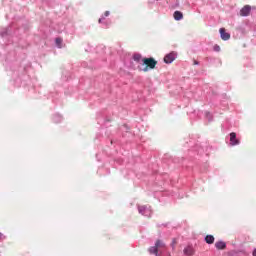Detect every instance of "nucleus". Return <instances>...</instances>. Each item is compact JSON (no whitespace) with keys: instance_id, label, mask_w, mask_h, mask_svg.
I'll return each mask as SVG.
<instances>
[{"instance_id":"obj_1","label":"nucleus","mask_w":256,"mask_h":256,"mask_svg":"<svg viewBox=\"0 0 256 256\" xmlns=\"http://www.w3.org/2000/svg\"><path fill=\"white\" fill-rule=\"evenodd\" d=\"M156 65L157 61L155 58H143L142 66H138V69H140V71H144V73H147L149 69H155Z\"/></svg>"},{"instance_id":"obj_2","label":"nucleus","mask_w":256,"mask_h":256,"mask_svg":"<svg viewBox=\"0 0 256 256\" xmlns=\"http://www.w3.org/2000/svg\"><path fill=\"white\" fill-rule=\"evenodd\" d=\"M138 212L140 213V215H143L144 217H151V215H153L151 206H138Z\"/></svg>"},{"instance_id":"obj_3","label":"nucleus","mask_w":256,"mask_h":256,"mask_svg":"<svg viewBox=\"0 0 256 256\" xmlns=\"http://www.w3.org/2000/svg\"><path fill=\"white\" fill-rule=\"evenodd\" d=\"M175 59H177V52L172 51L169 54H166L164 57V63H166L167 65L171 64L172 62L175 61Z\"/></svg>"},{"instance_id":"obj_4","label":"nucleus","mask_w":256,"mask_h":256,"mask_svg":"<svg viewBox=\"0 0 256 256\" xmlns=\"http://www.w3.org/2000/svg\"><path fill=\"white\" fill-rule=\"evenodd\" d=\"M251 13V6L246 5L240 10L241 17H247Z\"/></svg>"},{"instance_id":"obj_5","label":"nucleus","mask_w":256,"mask_h":256,"mask_svg":"<svg viewBox=\"0 0 256 256\" xmlns=\"http://www.w3.org/2000/svg\"><path fill=\"white\" fill-rule=\"evenodd\" d=\"M230 145H239V139H237V134L235 132L230 133Z\"/></svg>"},{"instance_id":"obj_6","label":"nucleus","mask_w":256,"mask_h":256,"mask_svg":"<svg viewBox=\"0 0 256 256\" xmlns=\"http://www.w3.org/2000/svg\"><path fill=\"white\" fill-rule=\"evenodd\" d=\"M133 60L136 61L139 65H141V67L143 66V56H141V54L135 53L133 55Z\"/></svg>"},{"instance_id":"obj_7","label":"nucleus","mask_w":256,"mask_h":256,"mask_svg":"<svg viewBox=\"0 0 256 256\" xmlns=\"http://www.w3.org/2000/svg\"><path fill=\"white\" fill-rule=\"evenodd\" d=\"M204 241L208 244V245H213L215 243V237L213 235H207L204 238Z\"/></svg>"},{"instance_id":"obj_8","label":"nucleus","mask_w":256,"mask_h":256,"mask_svg":"<svg viewBox=\"0 0 256 256\" xmlns=\"http://www.w3.org/2000/svg\"><path fill=\"white\" fill-rule=\"evenodd\" d=\"M194 253H195V249H193L192 246H187V247L184 249V254H186L187 256L194 255Z\"/></svg>"},{"instance_id":"obj_9","label":"nucleus","mask_w":256,"mask_h":256,"mask_svg":"<svg viewBox=\"0 0 256 256\" xmlns=\"http://www.w3.org/2000/svg\"><path fill=\"white\" fill-rule=\"evenodd\" d=\"M215 247H216V249L223 250V249L227 248V244L223 241H218V242L215 243Z\"/></svg>"},{"instance_id":"obj_10","label":"nucleus","mask_w":256,"mask_h":256,"mask_svg":"<svg viewBox=\"0 0 256 256\" xmlns=\"http://www.w3.org/2000/svg\"><path fill=\"white\" fill-rule=\"evenodd\" d=\"M173 17L175 21H181L183 19V13L181 11H175Z\"/></svg>"},{"instance_id":"obj_11","label":"nucleus","mask_w":256,"mask_h":256,"mask_svg":"<svg viewBox=\"0 0 256 256\" xmlns=\"http://www.w3.org/2000/svg\"><path fill=\"white\" fill-rule=\"evenodd\" d=\"M55 43H56V47H58V49H62L63 48V38H56L55 39Z\"/></svg>"},{"instance_id":"obj_12","label":"nucleus","mask_w":256,"mask_h":256,"mask_svg":"<svg viewBox=\"0 0 256 256\" xmlns=\"http://www.w3.org/2000/svg\"><path fill=\"white\" fill-rule=\"evenodd\" d=\"M220 37L223 41H229V39H231V34L230 33H221Z\"/></svg>"},{"instance_id":"obj_13","label":"nucleus","mask_w":256,"mask_h":256,"mask_svg":"<svg viewBox=\"0 0 256 256\" xmlns=\"http://www.w3.org/2000/svg\"><path fill=\"white\" fill-rule=\"evenodd\" d=\"M213 50L216 52V53H219V51H221V47L217 44L214 45L213 47Z\"/></svg>"},{"instance_id":"obj_14","label":"nucleus","mask_w":256,"mask_h":256,"mask_svg":"<svg viewBox=\"0 0 256 256\" xmlns=\"http://www.w3.org/2000/svg\"><path fill=\"white\" fill-rule=\"evenodd\" d=\"M205 116L208 118V121H213V115H211L209 112H206Z\"/></svg>"},{"instance_id":"obj_15","label":"nucleus","mask_w":256,"mask_h":256,"mask_svg":"<svg viewBox=\"0 0 256 256\" xmlns=\"http://www.w3.org/2000/svg\"><path fill=\"white\" fill-rule=\"evenodd\" d=\"M5 239V235H3V233L0 232V241H3Z\"/></svg>"},{"instance_id":"obj_16","label":"nucleus","mask_w":256,"mask_h":256,"mask_svg":"<svg viewBox=\"0 0 256 256\" xmlns=\"http://www.w3.org/2000/svg\"><path fill=\"white\" fill-rule=\"evenodd\" d=\"M109 15H110V12H109V11H106V12L104 13V17H109Z\"/></svg>"},{"instance_id":"obj_17","label":"nucleus","mask_w":256,"mask_h":256,"mask_svg":"<svg viewBox=\"0 0 256 256\" xmlns=\"http://www.w3.org/2000/svg\"><path fill=\"white\" fill-rule=\"evenodd\" d=\"M225 31H226L225 28H220L219 29V33H225Z\"/></svg>"},{"instance_id":"obj_18","label":"nucleus","mask_w":256,"mask_h":256,"mask_svg":"<svg viewBox=\"0 0 256 256\" xmlns=\"http://www.w3.org/2000/svg\"><path fill=\"white\" fill-rule=\"evenodd\" d=\"M193 64H194V65H199V61L194 60V61H193Z\"/></svg>"},{"instance_id":"obj_19","label":"nucleus","mask_w":256,"mask_h":256,"mask_svg":"<svg viewBox=\"0 0 256 256\" xmlns=\"http://www.w3.org/2000/svg\"><path fill=\"white\" fill-rule=\"evenodd\" d=\"M252 255H253V256H256V248L254 249Z\"/></svg>"},{"instance_id":"obj_20","label":"nucleus","mask_w":256,"mask_h":256,"mask_svg":"<svg viewBox=\"0 0 256 256\" xmlns=\"http://www.w3.org/2000/svg\"><path fill=\"white\" fill-rule=\"evenodd\" d=\"M57 118L61 121V116H57Z\"/></svg>"},{"instance_id":"obj_21","label":"nucleus","mask_w":256,"mask_h":256,"mask_svg":"<svg viewBox=\"0 0 256 256\" xmlns=\"http://www.w3.org/2000/svg\"><path fill=\"white\" fill-rule=\"evenodd\" d=\"M98 21H99V23H101V19H99Z\"/></svg>"}]
</instances>
